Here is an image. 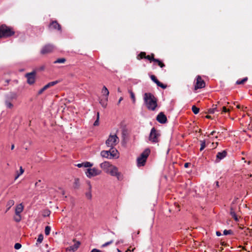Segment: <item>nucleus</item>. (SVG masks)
<instances>
[{"mask_svg":"<svg viewBox=\"0 0 252 252\" xmlns=\"http://www.w3.org/2000/svg\"><path fill=\"white\" fill-rule=\"evenodd\" d=\"M143 99L147 108L152 111H154L157 107V99L154 95L150 93L144 94Z\"/></svg>","mask_w":252,"mask_h":252,"instance_id":"1","label":"nucleus"},{"mask_svg":"<svg viewBox=\"0 0 252 252\" xmlns=\"http://www.w3.org/2000/svg\"><path fill=\"white\" fill-rule=\"evenodd\" d=\"M14 34V32L11 28L5 25L0 26V38L9 37Z\"/></svg>","mask_w":252,"mask_h":252,"instance_id":"2","label":"nucleus"},{"mask_svg":"<svg viewBox=\"0 0 252 252\" xmlns=\"http://www.w3.org/2000/svg\"><path fill=\"white\" fill-rule=\"evenodd\" d=\"M150 153L149 149H145L137 159V164L138 167L144 166L146 159Z\"/></svg>","mask_w":252,"mask_h":252,"instance_id":"3","label":"nucleus"},{"mask_svg":"<svg viewBox=\"0 0 252 252\" xmlns=\"http://www.w3.org/2000/svg\"><path fill=\"white\" fill-rule=\"evenodd\" d=\"M160 133L155 127H153L150 131L149 140L153 143L158 142Z\"/></svg>","mask_w":252,"mask_h":252,"instance_id":"4","label":"nucleus"},{"mask_svg":"<svg viewBox=\"0 0 252 252\" xmlns=\"http://www.w3.org/2000/svg\"><path fill=\"white\" fill-rule=\"evenodd\" d=\"M119 142V139L116 134H110L107 140L105 142V144L107 147L110 148H114Z\"/></svg>","mask_w":252,"mask_h":252,"instance_id":"5","label":"nucleus"},{"mask_svg":"<svg viewBox=\"0 0 252 252\" xmlns=\"http://www.w3.org/2000/svg\"><path fill=\"white\" fill-rule=\"evenodd\" d=\"M117 150L114 148H110V149L108 151H102L101 152V156L105 158H112L116 157Z\"/></svg>","mask_w":252,"mask_h":252,"instance_id":"6","label":"nucleus"},{"mask_svg":"<svg viewBox=\"0 0 252 252\" xmlns=\"http://www.w3.org/2000/svg\"><path fill=\"white\" fill-rule=\"evenodd\" d=\"M108 174H110L112 176L116 177L117 179L119 181H121L123 179V175L121 172H119L118 168L114 165L110 169Z\"/></svg>","mask_w":252,"mask_h":252,"instance_id":"7","label":"nucleus"},{"mask_svg":"<svg viewBox=\"0 0 252 252\" xmlns=\"http://www.w3.org/2000/svg\"><path fill=\"white\" fill-rule=\"evenodd\" d=\"M86 176L91 178L92 177L96 176L101 174V171L97 168L94 167L93 168H88L85 172Z\"/></svg>","mask_w":252,"mask_h":252,"instance_id":"8","label":"nucleus"},{"mask_svg":"<svg viewBox=\"0 0 252 252\" xmlns=\"http://www.w3.org/2000/svg\"><path fill=\"white\" fill-rule=\"evenodd\" d=\"M35 71H33L30 73H27L25 75V77L27 79V83L30 85H32L34 83L35 80Z\"/></svg>","mask_w":252,"mask_h":252,"instance_id":"9","label":"nucleus"},{"mask_svg":"<svg viewBox=\"0 0 252 252\" xmlns=\"http://www.w3.org/2000/svg\"><path fill=\"white\" fill-rule=\"evenodd\" d=\"M205 82L201 79L200 76H197L196 78V85L194 86L195 90H196L198 89L203 88L205 87Z\"/></svg>","mask_w":252,"mask_h":252,"instance_id":"10","label":"nucleus"},{"mask_svg":"<svg viewBox=\"0 0 252 252\" xmlns=\"http://www.w3.org/2000/svg\"><path fill=\"white\" fill-rule=\"evenodd\" d=\"M54 49V45L52 44H47L44 46L41 50V54H45L52 52Z\"/></svg>","mask_w":252,"mask_h":252,"instance_id":"11","label":"nucleus"},{"mask_svg":"<svg viewBox=\"0 0 252 252\" xmlns=\"http://www.w3.org/2000/svg\"><path fill=\"white\" fill-rule=\"evenodd\" d=\"M112 166L113 165L108 161H104L100 164V167L101 168H102L106 173H108L110 169H111Z\"/></svg>","mask_w":252,"mask_h":252,"instance_id":"12","label":"nucleus"},{"mask_svg":"<svg viewBox=\"0 0 252 252\" xmlns=\"http://www.w3.org/2000/svg\"><path fill=\"white\" fill-rule=\"evenodd\" d=\"M227 155V152L224 150L222 152H218L216 155V158L215 160L216 163L219 162L221 159H223Z\"/></svg>","mask_w":252,"mask_h":252,"instance_id":"13","label":"nucleus"},{"mask_svg":"<svg viewBox=\"0 0 252 252\" xmlns=\"http://www.w3.org/2000/svg\"><path fill=\"white\" fill-rule=\"evenodd\" d=\"M157 120L160 124H164L167 121V118L162 112H160L158 115Z\"/></svg>","mask_w":252,"mask_h":252,"instance_id":"14","label":"nucleus"},{"mask_svg":"<svg viewBox=\"0 0 252 252\" xmlns=\"http://www.w3.org/2000/svg\"><path fill=\"white\" fill-rule=\"evenodd\" d=\"M150 77L151 80L154 82L158 86L160 87L162 89H165L166 88V86L159 82L155 75H152Z\"/></svg>","mask_w":252,"mask_h":252,"instance_id":"15","label":"nucleus"},{"mask_svg":"<svg viewBox=\"0 0 252 252\" xmlns=\"http://www.w3.org/2000/svg\"><path fill=\"white\" fill-rule=\"evenodd\" d=\"M49 28L52 29H57L59 31L61 30V25L56 21H53L49 25Z\"/></svg>","mask_w":252,"mask_h":252,"instance_id":"16","label":"nucleus"},{"mask_svg":"<svg viewBox=\"0 0 252 252\" xmlns=\"http://www.w3.org/2000/svg\"><path fill=\"white\" fill-rule=\"evenodd\" d=\"M80 243L79 241L76 242L74 245L70 246L67 248L69 251L75 252L79 248Z\"/></svg>","mask_w":252,"mask_h":252,"instance_id":"17","label":"nucleus"},{"mask_svg":"<svg viewBox=\"0 0 252 252\" xmlns=\"http://www.w3.org/2000/svg\"><path fill=\"white\" fill-rule=\"evenodd\" d=\"M24 206L22 203H20L16 206L15 208V215L20 214V213L23 211Z\"/></svg>","mask_w":252,"mask_h":252,"instance_id":"18","label":"nucleus"},{"mask_svg":"<svg viewBox=\"0 0 252 252\" xmlns=\"http://www.w3.org/2000/svg\"><path fill=\"white\" fill-rule=\"evenodd\" d=\"M87 184L89 187V191L86 193V196L87 198L89 199H91L92 198V194H91V189H92V186L91 184V182L90 181H88L87 182Z\"/></svg>","mask_w":252,"mask_h":252,"instance_id":"19","label":"nucleus"},{"mask_svg":"<svg viewBox=\"0 0 252 252\" xmlns=\"http://www.w3.org/2000/svg\"><path fill=\"white\" fill-rule=\"evenodd\" d=\"M17 94L15 93H10L7 96V100H11L13 99H16L17 98Z\"/></svg>","mask_w":252,"mask_h":252,"instance_id":"20","label":"nucleus"},{"mask_svg":"<svg viewBox=\"0 0 252 252\" xmlns=\"http://www.w3.org/2000/svg\"><path fill=\"white\" fill-rule=\"evenodd\" d=\"M220 110L217 108V105H213L212 108L208 110V113L210 114H214L216 112H220Z\"/></svg>","mask_w":252,"mask_h":252,"instance_id":"21","label":"nucleus"},{"mask_svg":"<svg viewBox=\"0 0 252 252\" xmlns=\"http://www.w3.org/2000/svg\"><path fill=\"white\" fill-rule=\"evenodd\" d=\"M101 92L103 94L106 96V97L108 96L109 92L107 88L105 86L103 87Z\"/></svg>","mask_w":252,"mask_h":252,"instance_id":"22","label":"nucleus"},{"mask_svg":"<svg viewBox=\"0 0 252 252\" xmlns=\"http://www.w3.org/2000/svg\"><path fill=\"white\" fill-rule=\"evenodd\" d=\"M230 215L231 216V217L236 220V221H238V219L237 218V216L235 212V211H234V210L233 209V208H231L230 209Z\"/></svg>","mask_w":252,"mask_h":252,"instance_id":"23","label":"nucleus"},{"mask_svg":"<svg viewBox=\"0 0 252 252\" xmlns=\"http://www.w3.org/2000/svg\"><path fill=\"white\" fill-rule=\"evenodd\" d=\"M14 201L13 200H9L7 202L6 204V206L7 207V209L6 210L7 212L12 206L14 204Z\"/></svg>","mask_w":252,"mask_h":252,"instance_id":"24","label":"nucleus"},{"mask_svg":"<svg viewBox=\"0 0 252 252\" xmlns=\"http://www.w3.org/2000/svg\"><path fill=\"white\" fill-rule=\"evenodd\" d=\"M43 237V235L42 234H40L38 235V238L37 239V242L36 243V246H37L38 244H40L42 242Z\"/></svg>","mask_w":252,"mask_h":252,"instance_id":"25","label":"nucleus"},{"mask_svg":"<svg viewBox=\"0 0 252 252\" xmlns=\"http://www.w3.org/2000/svg\"><path fill=\"white\" fill-rule=\"evenodd\" d=\"M247 80H248V78L247 77H245V78H244L242 80H238L236 81V84H238V85L243 84L245 82H246Z\"/></svg>","mask_w":252,"mask_h":252,"instance_id":"26","label":"nucleus"},{"mask_svg":"<svg viewBox=\"0 0 252 252\" xmlns=\"http://www.w3.org/2000/svg\"><path fill=\"white\" fill-rule=\"evenodd\" d=\"M24 170L23 169L22 167L20 166V172L18 173L17 175L15 176V180H17L19 178V177L24 173Z\"/></svg>","mask_w":252,"mask_h":252,"instance_id":"27","label":"nucleus"},{"mask_svg":"<svg viewBox=\"0 0 252 252\" xmlns=\"http://www.w3.org/2000/svg\"><path fill=\"white\" fill-rule=\"evenodd\" d=\"M5 104L7 108H12L13 106V104L10 102V100H6Z\"/></svg>","mask_w":252,"mask_h":252,"instance_id":"28","label":"nucleus"},{"mask_svg":"<svg viewBox=\"0 0 252 252\" xmlns=\"http://www.w3.org/2000/svg\"><path fill=\"white\" fill-rule=\"evenodd\" d=\"M49 86L48 85V84H46L45 86H44L42 89H41L39 91H38V94H41L43 93V92L46 90V89H47L48 88H49Z\"/></svg>","mask_w":252,"mask_h":252,"instance_id":"29","label":"nucleus"},{"mask_svg":"<svg viewBox=\"0 0 252 252\" xmlns=\"http://www.w3.org/2000/svg\"><path fill=\"white\" fill-rule=\"evenodd\" d=\"M65 61V59L64 58H60L58 59L55 61H54V63H64Z\"/></svg>","mask_w":252,"mask_h":252,"instance_id":"30","label":"nucleus"},{"mask_svg":"<svg viewBox=\"0 0 252 252\" xmlns=\"http://www.w3.org/2000/svg\"><path fill=\"white\" fill-rule=\"evenodd\" d=\"M51 231V227L49 226H46L45 228V234L46 235H49Z\"/></svg>","mask_w":252,"mask_h":252,"instance_id":"31","label":"nucleus"},{"mask_svg":"<svg viewBox=\"0 0 252 252\" xmlns=\"http://www.w3.org/2000/svg\"><path fill=\"white\" fill-rule=\"evenodd\" d=\"M145 57H146V53L145 52H141L138 56L137 59L140 60L143 58H145Z\"/></svg>","mask_w":252,"mask_h":252,"instance_id":"32","label":"nucleus"},{"mask_svg":"<svg viewBox=\"0 0 252 252\" xmlns=\"http://www.w3.org/2000/svg\"><path fill=\"white\" fill-rule=\"evenodd\" d=\"M154 62H156L158 63V65L160 67H163L164 66V64L160 61L158 59H154Z\"/></svg>","mask_w":252,"mask_h":252,"instance_id":"33","label":"nucleus"},{"mask_svg":"<svg viewBox=\"0 0 252 252\" xmlns=\"http://www.w3.org/2000/svg\"><path fill=\"white\" fill-rule=\"evenodd\" d=\"M192 111L195 114H197L199 111V109L196 107L195 106L193 105L192 107Z\"/></svg>","mask_w":252,"mask_h":252,"instance_id":"34","label":"nucleus"},{"mask_svg":"<svg viewBox=\"0 0 252 252\" xmlns=\"http://www.w3.org/2000/svg\"><path fill=\"white\" fill-rule=\"evenodd\" d=\"M93 165V163H92L90 162H88V161H86V162H83V166L85 167H92Z\"/></svg>","mask_w":252,"mask_h":252,"instance_id":"35","label":"nucleus"},{"mask_svg":"<svg viewBox=\"0 0 252 252\" xmlns=\"http://www.w3.org/2000/svg\"><path fill=\"white\" fill-rule=\"evenodd\" d=\"M14 220L16 222H19L21 220L20 214L15 215V216L14 217Z\"/></svg>","mask_w":252,"mask_h":252,"instance_id":"36","label":"nucleus"},{"mask_svg":"<svg viewBox=\"0 0 252 252\" xmlns=\"http://www.w3.org/2000/svg\"><path fill=\"white\" fill-rule=\"evenodd\" d=\"M60 82V81H59V80H56V81H52V82H49L47 84L49 86V87H50L51 86H53L56 85L57 84H58Z\"/></svg>","mask_w":252,"mask_h":252,"instance_id":"37","label":"nucleus"},{"mask_svg":"<svg viewBox=\"0 0 252 252\" xmlns=\"http://www.w3.org/2000/svg\"><path fill=\"white\" fill-rule=\"evenodd\" d=\"M223 235H232L233 234V231L231 230H224L223 231Z\"/></svg>","mask_w":252,"mask_h":252,"instance_id":"38","label":"nucleus"},{"mask_svg":"<svg viewBox=\"0 0 252 252\" xmlns=\"http://www.w3.org/2000/svg\"><path fill=\"white\" fill-rule=\"evenodd\" d=\"M99 112H97V113L96 120H95V121L94 123V126H97L98 125V124H99Z\"/></svg>","mask_w":252,"mask_h":252,"instance_id":"39","label":"nucleus"},{"mask_svg":"<svg viewBox=\"0 0 252 252\" xmlns=\"http://www.w3.org/2000/svg\"><path fill=\"white\" fill-rule=\"evenodd\" d=\"M145 59L148 60L150 62H152V61L154 62V60L155 59L154 58V54H152V57H151L149 55L146 56V57H145Z\"/></svg>","mask_w":252,"mask_h":252,"instance_id":"40","label":"nucleus"},{"mask_svg":"<svg viewBox=\"0 0 252 252\" xmlns=\"http://www.w3.org/2000/svg\"><path fill=\"white\" fill-rule=\"evenodd\" d=\"M200 142H201V147L200 148V150L201 151L205 148V147L206 146V143H205V141L204 140L201 141Z\"/></svg>","mask_w":252,"mask_h":252,"instance_id":"41","label":"nucleus"},{"mask_svg":"<svg viewBox=\"0 0 252 252\" xmlns=\"http://www.w3.org/2000/svg\"><path fill=\"white\" fill-rule=\"evenodd\" d=\"M129 93L130 94V97H131V99H132L133 102L134 103L135 101V97L134 94L131 91H129Z\"/></svg>","mask_w":252,"mask_h":252,"instance_id":"42","label":"nucleus"},{"mask_svg":"<svg viewBox=\"0 0 252 252\" xmlns=\"http://www.w3.org/2000/svg\"><path fill=\"white\" fill-rule=\"evenodd\" d=\"M107 99H108V98L106 97L104 101H103L102 100L100 101V103H101V105L103 107H105L106 106V105H107L106 102L107 101Z\"/></svg>","mask_w":252,"mask_h":252,"instance_id":"43","label":"nucleus"},{"mask_svg":"<svg viewBox=\"0 0 252 252\" xmlns=\"http://www.w3.org/2000/svg\"><path fill=\"white\" fill-rule=\"evenodd\" d=\"M113 241H114L113 240H111V241H110L109 242H106L105 243L103 244L102 245L101 247H102V248L105 247L112 244L113 243Z\"/></svg>","mask_w":252,"mask_h":252,"instance_id":"44","label":"nucleus"},{"mask_svg":"<svg viewBox=\"0 0 252 252\" xmlns=\"http://www.w3.org/2000/svg\"><path fill=\"white\" fill-rule=\"evenodd\" d=\"M22 246L20 243H16L14 245V248L16 250H19L21 248Z\"/></svg>","mask_w":252,"mask_h":252,"instance_id":"45","label":"nucleus"},{"mask_svg":"<svg viewBox=\"0 0 252 252\" xmlns=\"http://www.w3.org/2000/svg\"><path fill=\"white\" fill-rule=\"evenodd\" d=\"M219 110H220V111H222V112H225V113L229 111V110L225 107H223Z\"/></svg>","mask_w":252,"mask_h":252,"instance_id":"46","label":"nucleus"},{"mask_svg":"<svg viewBox=\"0 0 252 252\" xmlns=\"http://www.w3.org/2000/svg\"><path fill=\"white\" fill-rule=\"evenodd\" d=\"M74 184H75V186H78V184H79V179H76L75 180Z\"/></svg>","mask_w":252,"mask_h":252,"instance_id":"47","label":"nucleus"},{"mask_svg":"<svg viewBox=\"0 0 252 252\" xmlns=\"http://www.w3.org/2000/svg\"><path fill=\"white\" fill-rule=\"evenodd\" d=\"M76 166L79 168L82 167L83 166V162L81 163H78L76 165Z\"/></svg>","mask_w":252,"mask_h":252,"instance_id":"48","label":"nucleus"},{"mask_svg":"<svg viewBox=\"0 0 252 252\" xmlns=\"http://www.w3.org/2000/svg\"><path fill=\"white\" fill-rule=\"evenodd\" d=\"M91 252H100V251L96 249H93Z\"/></svg>","mask_w":252,"mask_h":252,"instance_id":"49","label":"nucleus"},{"mask_svg":"<svg viewBox=\"0 0 252 252\" xmlns=\"http://www.w3.org/2000/svg\"><path fill=\"white\" fill-rule=\"evenodd\" d=\"M189 164H190V163H189V162H186V163H185V164H184V167H185V168H188V167H189Z\"/></svg>","mask_w":252,"mask_h":252,"instance_id":"50","label":"nucleus"},{"mask_svg":"<svg viewBox=\"0 0 252 252\" xmlns=\"http://www.w3.org/2000/svg\"><path fill=\"white\" fill-rule=\"evenodd\" d=\"M216 235L218 236H220L221 235V233L220 231H217L216 232Z\"/></svg>","mask_w":252,"mask_h":252,"instance_id":"51","label":"nucleus"},{"mask_svg":"<svg viewBox=\"0 0 252 252\" xmlns=\"http://www.w3.org/2000/svg\"><path fill=\"white\" fill-rule=\"evenodd\" d=\"M123 99V98L122 97H121L119 100L118 104L120 103L121 101Z\"/></svg>","mask_w":252,"mask_h":252,"instance_id":"52","label":"nucleus"},{"mask_svg":"<svg viewBox=\"0 0 252 252\" xmlns=\"http://www.w3.org/2000/svg\"><path fill=\"white\" fill-rule=\"evenodd\" d=\"M215 184H216V186H217V187H219V182H218V181H216V182H215Z\"/></svg>","mask_w":252,"mask_h":252,"instance_id":"53","label":"nucleus"},{"mask_svg":"<svg viewBox=\"0 0 252 252\" xmlns=\"http://www.w3.org/2000/svg\"><path fill=\"white\" fill-rule=\"evenodd\" d=\"M14 147H15L14 145V144H12V145H11V150H13V149H14Z\"/></svg>","mask_w":252,"mask_h":252,"instance_id":"54","label":"nucleus"},{"mask_svg":"<svg viewBox=\"0 0 252 252\" xmlns=\"http://www.w3.org/2000/svg\"><path fill=\"white\" fill-rule=\"evenodd\" d=\"M215 132H216V131H212V132H211V133H210V135H213Z\"/></svg>","mask_w":252,"mask_h":252,"instance_id":"55","label":"nucleus"},{"mask_svg":"<svg viewBox=\"0 0 252 252\" xmlns=\"http://www.w3.org/2000/svg\"><path fill=\"white\" fill-rule=\"evenodd\" d=\"M123 243V241H122V240H119V241H118L117 242V243H116V244H119V243Z\"/></svg>","mask_w":252,"mask_h":252,"instance_id":"56","label":"nucleus"},{"mask_svg":"<svg viewBox=\"0 0 252 252\" xmlns=\"http://www.w3.org/2000/svg\"><path fill=\"white\" fill-rule=\"evenodd\" d=\"M206 118H208V119H210L211 118V116H206Z\"/></svg>","mask_w":252,"mask_h":252,"instance_id":"57","label":"nucleus"},{"mask_svg":"<svg viewBox=\"0 0 252 252\" xmlns=\"http://www.w3.org/2000/svg\"><path fill=\"white\" fill-rule=\"evenodd\" d=\"M118 92H119V93H121V90H120V88H118Z\"/></svg>","mask_w":252,"mask_h":252,"instance_id":"58","label":"nucleus"},{"mask_svg":"<svg viewBox=\"0 0 252 252\" xmlns=\"http://www.w3.org/2000/svg\"><path fill=\"white\" fill-rule=\"evenodd\" d=\"M117 251H118V252H122L121 250H120L118 249H117Z\"/></svg>","mask_w":252,"mask_h":252,"instance_id":"59","label":"nucleus"},{"mask_svg":"<svg viewBox=\"0 0 252 252\" xmlns=\"http://www.w3.org/2000/svg\"><path fill=\"white\" fill-rule=\"evenodd\" d=\"M49 214H50V213H48V214H47V213H46V215H47V216H49Z\"/></svg>","mask_w":252,"mask_h":252,"instance_id":"60","label":"nucleus"},{"mask_svg":"<svg viewBox=\"0 0 252 252\" xmlns=\"http://www.w3.org/2000/svg\"><path fill=\"white\" fill-rule=\"evenodd\" d=\"M49 214H50V213H48V214H47V213H46V215H47V216H49Z\"/></svg>","mask_w":252,"mask_h":252,"instance_id":"61","label":"nucleus"},{"mask_svg":"<svg viewBox=\"0 0 252 252\" xmlns=\"http://www.w3.org/2000/svg\"><path fill=\"white\" fill-rule=\"evenodd\" d=\"M37 183H38L37 182H36V183H35V186H37Z\"/></svg>","mask_w":252,"mask_h":252,"instance_id":"62","label":"nucleus"},{"mask_svg":"<svg viewBox=\"0 0 252 252\" xmlns=\"http://www.w3.org/2000/svg\"><path fill=\"white\" fill-rule=\"evenodd\" d=\"M111 233H112V234H115V233H114V232H113V231H111Z\"/></svg>","mask_w":252,"mask_h":252,"instance_id":"63","label":"nucleus"},{"mask_svg":"<svg viewBox=\"0 0 252 252\" xmlns=\"http://www.w3.org/2000/svg\"><path fill=\"white\" fill-rule=\"evenodd\" d=\"M126 252H127V251H126Z\"/></svg>","mask_w":252,"mask_h":252,"instance_id":"64","label":"nucleus"}]
</instances>
